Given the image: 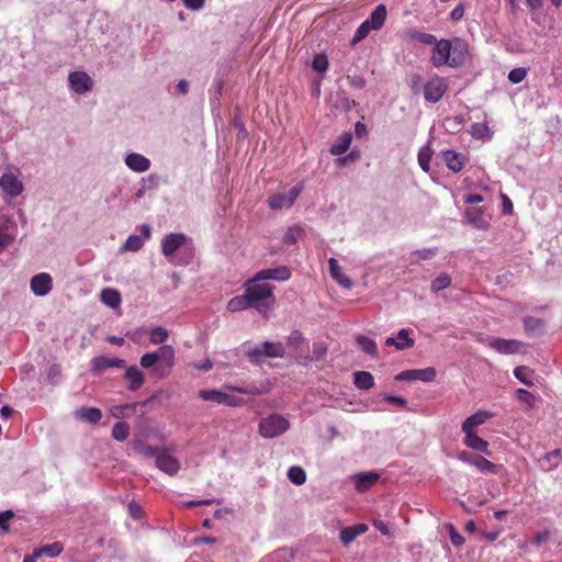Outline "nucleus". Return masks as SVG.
Returning <instances> with one entry per match:
<instances>
[{
  "instance_id": "1",
  "label": "nucleus",
  "mask_w": 562,
  "mask_h": 562,
  "mask_svg": "<svg viewBox=\"0 0 562 562\" xmlns=\"http://www.w3.org/2000/svg\"><path fill=\"white\" fill-rule=\"evenodd\" d=\"M257 279V273L244 284V291L259 313H266L271 304L276 302L274 288L269 283H262Z\"/></svg>"
},
{
  "instance_id": "2",
  "label": "nucleus",
  "mask_w": 562,
  "mask_h": 562,
  "mask_svg": "<svg viewBox=\"0 0 562 562\" xmlns=\"http://www.w3.org/2000/svg\"><path fill=\"white\" fill-rule=\"evenodd\" d=\"M465 203L471 204L464 211V223L476 229L486 231L490 227V216L484 213L483 206L475 204L483 202L480 194H467L463 196Z\"/></svg>"
},
{
  "instance_id": "3",
  "label": "nucleus",
  "mask_w": 562,
  "mask_h": 562,
  "mask_svg": "<svg viewBox=\"0 0 562 562\" xmlns=\"http://www.w3.org/2000/svg\"><path fill=\"white\" fill-rule=\"evenodd\" d=\"M290 428L289 420L279 414H270L259 422L258 430L263 438L281 436Z\"/></svg>"
},
{
  "instance_id": "4",
  "label": "nucleus",
  "mask_w": 562,
  "mask_h": 562,
  "mask_svg": "<svg viewBox=\"0 0 562 562\" xmlns=\"http://www.w3.org/2000/svg\"><path fill=\"white\" fill-rule=\"evenodd\" d=\"M199 397L228 407H238L245 404L241 397H237L217 390H200Z\"/></svg>"
},
{
  "instance_id": "5",
  "label": "nucleus",
  "mask_w": 562,
  "mask_h": 562,
  "mask_svg": "<svg viewBox=\"0 0 562 562\" xmlns=\"http://www.w3.org/2000/svg\"><path fill=\"white\" fill-rule=\"evenodd\" d=\"M302 190L303 184L300 183L293 187L288 193H276L268 199V206L274 211L290 209L299 198Z\"/></svg>"
},
{
  "instance_id": "6",
  "label": "nucleus",
  "mask_w": 562,
  "mask_h": 562,
  "mask_svg": "<svg viewBox=\"0 0 562 562\" xmlns=\"http://www.w3.org/2000/svg\"><path fill=\"white\" fill-rule=\"evenodd\" d=\"M157 356L158 366L155 368V373L164 378L169 374L171 368L175 364V350L169 345H164L157 351H155Z\"/></svg>"
},
{
  "instance_id": "7",
  "label": "nucleus",
  "mask_w": 562,
  "mask_h": 562,
  "mask_svg": "<svg viewBox=\"0 0 562 562\" xmlns=\"http://www.w3.org/2000/svg\"><path fill=\"white\" fill-rule=\"evenodd\" d=\"M68 81L70 89L77 94H83L93 88V80L86 71H71Z\"/></svg>"
},
{
  "instance_id": "8",
  "label": "nucleus",
  "mask_w": 562,
  "mask_h": 562,
  "mask_svg": "<svg viewBox=\"0 0 562 562\" xmlns=\"http://www.w3.org/2000/svg\"><path fill=\"white\" fill-rule=\"evenodd\" d=\"M436 376V370L431 367L425 369H413L405 370L395 375V380L397 381H423L430 382Z\"/></svg>"
},
{
  "instance_id": "9",
  "label": "nucleus",
  "mask_w": 562,
  "mask_h": 562,
  "mask_svg": "<svg viewBox=\"0 0 562 562\" xmlns=\"http://www.w3.org/2000/svg\"><path fill=\"white\" fill-rule=\"evenodd\" d=\"M450 55H451V43L447 40H440L435 44L431 54V64L435 67H440L443 65H450Z\"/></svg>"
},
{
  "instance_id": "10",
  "label": "nucleus",
  "mask_w": 562,
  "mask_h": 562,
  "mask_svg": "<svg viewBox=\"0 0 562 562\" xmlns=\"http://www.w3.org/2000/svg\"><path fill=\"white\" fill-rule=\"evenodd\" d=\"M447 90V85L441 78H432L424 87V97L427 101L438 102Z\"/></svg>"
},
{
  "instance_id": "11",
  "label": "nucleus",
  "mask_w": 562,
  "mask_h": 562,
  "mask_svg": "<svg viewBox=\"0 0 562 562\" xmlns=\"http://www.w3.org/2000/svg\"><path fill=\"white\" fill-rule=\"evenodd\" d=\"M292 277V271L288 266H278L276 268L262 269L257 272V279L288 281Z\"/></svg>"
},
{
  "instance_id": "12",
  "label": "nucleus",
  "mask_w": 562,
  "mask_h": 562,
  "mask_svg": "<svg viewBox=\"0 0 562 562\" xmlns=\"http://www.w3.org/2000/svg\"><path fill=\"white\" fill-rule=\"evenodd\" d=\"M32 292L37 296L48 294L53 286L52 277L48 273L42 272L35 274L30 282Z\"/></svg>"
},
{
  "instance_id": "13",
  "label": "nucleus",
  "mask_w": 562,
  "mask_h": 562,
  "mask_svg": "<svg viewBox=\"0 0 562 562\" xmlns=\"http://www.w3.org/2000/svg\"><path fill=\"white\" fill-rule=\"evenodd\" d=\"M0 188L10 196L14 198L22 193L23 184L11 171L0 177Z\"/></svg>"
},
{
  "instance_id": "14",
  "label": "nucleus",
  "mask_w": 562,
  "mask_h": 562,
  "mask_svg": "<svg viewBox=\"0 0 562 562\" xmlns=\"http://www.w3.org/2000/svg\"><path fill=\"white\" fill-rule=\"evenodd\" d=\"M488 346L499 353L513 355L520 350L522 344L516 339L492 338Z\"/></svg>"
},
{
  "instance_id": "15",
  "label": "nucleus",
  "mask_w": 562,
  "mask_h": 562,
  "mask_svg": "<svg viewBox=\"0 0 562 562\" xmlns=\"http://www.w3.org/2000/svg\"><path fill=\"white\" fill-rule=\"evenodd\" d=\"M463 442L468 448L482 454H492L491 451L488 450V442L481 438L476 431H463Z\"/></svg>"
},
{
  "instance_id": "16",
  "label": "nucleus",
  "mask_w": 562,
  "mask_h": 562,
  "mask_svg": "<svg viewBox=\"0 0 562 562\" xmlns=\"http://www.w3.org/2000/svg\"><path fill=\"white\" fill-rule=\"evenodd\" d=\"M187 241L184 234H169L161 241V251L166 257L172 256Z\"/></svg>"
},
{
  "instance_id": "17",
  "label": "nucleus",
  "mask_w": 562,
  "mask_h": 562,
  "mask_svg": "<svg viewBox=\"0 0 562 562\" xmlns=\"http://www.w3.org/2000/svg\"><path fill=\"white\" fill-rule=\"evenodd\" d=\"M156 467L169 475H175L180 469V462L168 452L161 451L160 454H157Z\"/></svg>"
},
{
  "instance_id": "18",
  "label": "nucleus",
  "mask_w": 562,
  "mask_h": 562,
  "mask_svg": "<svg viewBox=\"0 0 562 562\" xmlns=\"http://www.w3.org/2000/svg\"><path fill=\"white\" fill-rule=\"evenodd\" d=\"M91 364L94 373H101L110 368H123L125 361L114 357L100 356L93 358Z\"/></svg>"
},
{
  "instance_id": "19",
  "label": "nucleus",
  "mask_w": 562,
  "mask_h": 562,
  "mask_svg": "<svg viewBox=\"0 0 562 562\" xmlns=\"http://www.w3.org/2000/svg\"><path fill=\"white\" fill-rule=\"evenodd\" d=\"M265 353L269 358H283L285 355V350L282 344H274L270 341H266L262 344V350L254 349L249 352L251 358H256Z\"/></svg>"
},
{
  "instance_id": "20",
  "label": "nucleus",
  "mask_w": 562,
  "mask_h": 562,
  "mask_svg": "<svg viewBox=\"0 0 562 562\" xmlns=\"http://www.w3.org/2000/svg\"><path fill=\"white\" fill-rule=\"evenodd\" d=\"M494 416V413L488 411H479L468 417L462 424V431H476V427L483 425L490 418Z\"/></svg>"
},
{
  "instance_id": "21",
  "label": "nucleus",
  "mask_w": 562,
  "mask_h": 562,
  "mask_svg": "<svg viewBox=\"0 0 562 562\" xmlns=\"http://www.w3.org/2000/svg\"><path fill=\"white\" fill-rule=\"evenodd\" d=\"M330 277L342 288L351 289L352 281L351 279L345 274L342 268L339 266L338 261L335 258H329L328 260Z\"/></svg>"
},
{
  "instance_id": "22",
  "label": "nucleus",
  "mask_w": 562,
  "mask_h": 562,
  "mask_svg": "<svg viewBox=\"0 0 562 562\" xmlns=\"http://www.w3.org/2000/svg\"><path fill=\"white\" fill-rule=\"evenodd\" d=\"M379 480V474L375 472H362L353 476L356 490L363 493L370 490Z\"/></svg>"
},
{
  "instance_id": "23",
  "label": "nucleus",
  "mask_w": 562,
  "mask_h": 562,
  "mask_svg": "<svg viewBox=\"0 0 562 562\" xmlns=\"http://www.w3.org/2000/svg\"><path fill=\"white\" fill-rule=\"evenodd\" d=\"M369 527L366 524H357L353 526L345 527L340 530V541L344 546L350 544L358 536L368 531Z\"/></svg>"
},
{
  "instance_id": "24",
  "label": "nucleus",
  "mask_w": 562,
  "mask_h": 562,
  "mask_svg": "<svg viewBox=\"0 0 562 562\" xmlns=\"http://www.w3.org/2000/svg\"><path fill=\"white\" fill-rule=\"evenodd\" d=\"M125 164L130 169L136 172H145L150 167V160L137 153L128 154L125 157Z\"/></svg>"
},
{
  "instance_id": "25",
  "label": "nucleus",
  "mask_w": 562,
  "mask_h": 562,
  "mask_svg": "<svg viewBox=\"0 0 562 562\" xmlns=\"http://www.w3.org/2000/svg\"><path fill=\"white\" fill-rule=\"evenodd\" d=\"M386 7L384 4H379L371 12L370 16L366 20V22L370 25L373 31L380 30L386 20Z\"/></svg>"
},
{
  "instance_id": "26",
  "label": "nucleus",
  "mask_w": 562,
  "mask_h": 562,
  "mask_svg": "<svg viewBox=\"0 0 562 562\" xmlns=\"http://www.w3.org/2000/svg\"><path fill=\"white\" fill-rule=\"evenodd\" d=\"M75 415L78 419L90 424H97L102 418V412L97 407H81L76 411Z\"/></svg>"
},
{
  "instance_id": "27",
  "label": "nucleus",
  "mask_w": 562,
  "mask_h": 562,
  "mask_svg": "<svg viewBox=\"0 0 562 562\" xmlns=\"http://www.w3.org/2000/svg\"><path fill=\"white\" fill-rule=\"evenodd\" d=\"M125 378L130 381L128 390L131 391L138 390L144 383L143 372L135 366L126 370Z\"/></svg>"
},
{
  "instance_id": "28",
  "label": "nucleus",
  "mask_w": 562,
  "mask_h": 562,
  "mask_svg": "<svg viewBox=\"0 0 562 562\" xmlns=\"http://www.w3.org/2000/svg\"><path fill=\"white\" fill-rule=\"evenodd\" d=\"M251 306H254V305L245 292L241 295L232 297L227 302V310L229 312H240V311L247 310Z\"/></svg>"
},
{
  "instance_id": "29",
  "label": "nucleus",
  "mask_w": 562,
  "mask_h": 562,
  "mask_svg": "<svg viewBox=\"0 0 562 562\" xmlns=\"http://www.w3.org/2000/svg\"><path fill=\"white\" fill-rule=\"evenodd\" d=\"M353 383L359 390H370L374 385V379L370 372L357 371L353 374Z\"/></svg>"
},
{
  "instance_id": "30",
  "label": "nucleus",
  "mask_w": 562,
  "mask_h": 562,
  "mask_svg": "<svg viewBox=\"0 0 562 562\" xmlns=\"http://www.w3.org/2000/svg\"><path fill=\"white\" fill-rule=\"evenodd\" d=\"M358 347L366 353L376 357L378 356V347L373 339L364 336L358 335L356 338Z\"/></svg>"
},
{
  "instance_id": "31",
  "label": "nucleus",
  "mask_w": 562,
  "mask_h": 562,
  "mask_svg": "<svg viewBox=\"0 0 562 562\" xmlns=\"http://www.w3.org/2000/svg\"><path fill=\"white\" fill-rule=\"evenodd\" d=\"M352 136L350 133H346L339 137V139L331 145L330 154L335 156L342 155L346 153L351 144Z\"/></svg>"
},
{
  "instance_id": "32",
  "label": "nucleus",
  "mask_w": 562,
  "mask_h": 562,
  "mask_svg": "<svg viewBox=\"0 0 562 562\" xmlns=\"http://www.w3.org/2000/svg\"><path fill=\"white\" fill-rule=\"evenodd\" d=\"M101 301L110 307H117L121 304V294L114 289H104L101 292Z\"/></svg>"
},
{
  "instance_id": "33",
  "label": "nucleus",
  "mask_w": 562,
  "mask_h": 562,
  "mask_svg": "<svg viewBox=\"0 0 562 562\" xmlns=\"http://www.w3.org/2000/svg\"><path fill=\"white\" fill-rule=\"evenodd\" d=\"M470 133H471V135L474 138L482 139V140L491 139L492 134H493L486 123H475V124H473L471 126Z\"/></svg>"
},
{
  "instance_id": "34",
  "label": "nucleus",
  "mask_w": 562,
  "mask_h": 562,
  "mask_svg": "<svg viewBox=\"0 0 562 562\" xmlns=\"http://www.w3.org/2000/svg\"><path fill=\"white\" fill-rule=\"evenodd\" d=\"M63 550L64 547L60 542H54L36 549L40 557L47 555L50 558L58 557L63 552Z\"/></svg>"
},
{
  "instance_id": "35",
  "label": "nucleus",
  "mask_w": 562,
  "mask_h": 562,
  "mask_svg": "<svg viewBox=\"0 0 562 562\" xmlns=\"http://www.w3.org/2000/svg\"><path fill=\"white\" fill-rule=\"evenodd\" d=\"M130 435V426L124 422L114 424L112 428V437L117 441H124Z\"/></svg>"
},
{
  "instance_id": "36",
  "label": "nucleus",
  "mask_w": 562,
  "mask_h": 562,
  "mask_svg": "<svg viewBox=\"0 0 562 562\" xmlns=\"http://www.w3.org/2000/svg\"><path fill=\"white\" fill-rule=\"evenodd\" d=\"M289 480L295 485H302L306 481V473L301 467H291L288 471Z\"/></svg>"
},
{
  "instance_id": "37",
  "label": "nucleus",
  "mask_w": 562,
  "mask_h": 562,
  "mask_svg": "<svg viewBox=\"0 0 562 562\" xmlns=\"http://www.w3.org/2000/svg\"><path fill=\"white\" fill-rule=\"evenodd\" d=\"M431 156H432V151L428 145L424 146L419 149L418 164L425 172H428L430 169L429 165H430Z\"/></svg>"
},
{
  "instance_id": "38",
  "label": "nucleus",
  "mask_w": 562,
  "mask_h": 562,
  "mask_svg": "<svg viewBox=\"0 0 562 562\" xmlns=\"http://www.w3.org/2000/svg\"><path fill=\"white\" fill-rule=\"evenodd\" d=\"M409 329L403 328L397 333L396 340L398 341L397 350L412 348L415 344L414 339L409 337Z\"/></svg>"
},
{
  "instance_id": "39",
  "label": "nucleus",
  "mask_w": 562,
  "mask_h": 562,
  "mask_svg": "<svg viewBox=\"0 0 562 562\" xmlns=\"http://www.w3.org/2000/svg\"><path fill=\"white\" fill-rule=\"evenodd\" d=\"M149 335L151 344H162L168 338V330L161 326H157L150 329Z\"/></svg>"
},
{
  "instance_id": "40",
  "label": "nucleus",
  "mask_w": 562,
  "mask_h": 562,
  "mask_svg": "<svg viewBox=\"0 0 562 562\" xmlns=\"http://www.w3.org/2000/svg\"><path fill=\"white\" fill-rule=\"evenodd\" d=\"M411 40L417 41L419 43L426 44V45H435L438 41L436 36L432 34L419 32V31H412L409 33Z\"/></svg>"
},
{
  "instance_id": "41",
  "label": "nucleus",
  "mask_w": 562,
  "mask_h": 562,
  "mask_svg": "<svg viewBox=\"0 0 562 562\" xmlns=\"http://www.w3.org/2000/svg\"><path fill=\"white\" fill-rule=\"evenodd\" d=\"M143 245H144V239L142 238V236L131 235L126 239L122 249L125 251H137L143 247Z\"/></svg>"
},
{
  "instance_id": "42",
  "label": "nucleus",
  "mask_w": 562,
  "mask_h": 562,
  "mask_svg": "<svg viewBox=\"0 0 562 562\" xmlns=\"http://www.w3.org/2000/svg\"><path fill=\"white\" fill-rule=\"evenodd\" d=\"M474 467L483 473H495L497 470V465L493 462L488 461L486 458L480 454L479 459H476V462Z\"/></svg>"
},
{
  "instance_id": "43",
  "label": "nucleus",
  "mask_w": 562,
  "mask_h": 562,
  "mask_svg": "<svg viewBox=\"0 0 562 562\" xmlns=\"http://www.w3.org/2000/svg\"><path fill=\"white\" fill-rule=\"evenodd\" d=\"M371 31H373V29H371L370 25L364 20L356 30L355 35L351 40V44L356 45L357 43L361 42L369 35Z\"/></svg>"
},
{
  "instance_id": "44",
  "label": "nucleus",
  "mask_w": 562,
  "mask_h": 562,
  "mask_svg": "<svg viewBox=\"0 0 562 562\" xmlns=\"http://www.w3.org/2000/svg\"><path fill=\"white\" fill-rule=\"evenodd\" d=\"M528 74V69L525 67H518L509 71L508 74V80L512 83H520L525 80L526 76Z\"/></svg>"
},
{
  "instance_id": "45",
  "label": "nucleus",
  "mask_w": 562,
  "mask_h": 562,
  "mask_svg": "<svg viewBox=\"0 0 562 562\" xmlns=\"http://www.w3.org/2000/svg\"><path fill=\"white\" fill-rule=\"evenodd\" d=\"M225 389L231 390L233 392L240 393V394H247V395H257L262 392L260 389H258L255 385H250V386L225 385Z\"/></svg>"
},
{
  "instance_id": "46",
  "label": "nucleus",
  "mask_w": 562,
  "mask_h": 562,
  "mask_svg": "<svg viewBox=\"0 0 562 562\" xmlns=\"http://www.w3.org/2000/svg\"><path fill=\"white\" fill-rule=\"evenodd\" d=\"M451 278L448 274H441L431 283L432 291H440L449 286Z\"/></svg>"
},
{
  "instance_id": "47",
  "label": "nucleus",
  "mask_w": 562,
  "mask_h": 562,
  "mask_svg": "<svg viewBox=\"0 0 562 562\" xmlns=\"http://www.w3.org/2000/svg\"><path fill=\"white\" fill-rule=\"evenodd\" d=\"M516 397L518 401L526 403L529 408H532L535 405V396L524 389H518L516 391Z\"/></svg>"
},
{
  "instance_id": "48",
  "label": "nucleus",
  "mask_w": 562,
  "mask_h": 562,
  "mask_svg": "<svg viewBox=\"0 0 562 562\" xmlns=\"http://www.w3.org/2000/svg\"><path fill=\"white\" fill-rule=\"evenodd\" d=\"M515 376L524 384L531 386L532 381L529 380L530 370L527 367H518L514 370Z\"/></svg>"
},
{
  "instance_id": "49",
  "label": "nucleus",
  "mask_w": 562,
  "mask_h": 562,
  "mask_svg": "<svg viewBox=\"0 0 562 562\" xmlns=\"http://www.w3.org/2000/svg\"><path fill=\"white\" fill-rule=\"evenodd\" d=\"M302 229L300 227H291L284 235L283 241L285 244H295L297 238L302 235Z\"/></svg>"
},
{
  "instance_id": "50",
  "label": "nucleus",
  "mask_w": 562,
  "mask_h": 562,
  "mask_svg": "<svg viewBox=\"0 0 562 562\" xmlns=\"http://www.w3.org/2000/svg\"><path fill=\"white\" fill-rule=\"evenodd\" d=\"M136 450L146 457H155L157 458V454H160L161 451L157 447L150 446V445H139L136 447Z\"/></svg>"
},
{
  "instance_id": "51",
  "label": "nucleus",
  "mask_w": 562,
  "mask_h": 562,
  "mask_svg": "<svg viewBox=\"0 0 562 562\" xmlns=\"http://www.w3.org/2000/svg\"><path fill=\"white\" fill-rule=\"evenodd\" d=\"M313 68L318 72L325 71L328 68L327 57L323 55H317L313 59Z\"/></svg>"
},
{
  "instance_id": "52",
  "label": "nucleus",
  "mask_w": 562,
  "mask_h": 562,
  "mask_svg": "<svg viewBox=\"0 0 562 562\" xmlns=\"http://www.w3.org/2000/svg\"><path fill=\"white\" fill-rule=\"evenodd\" d=\"M443 159L447 166L452 170L457 171V151L456 150H447L443 153Z\"/></svg>"
},
{
  "instance_id": "53",
  "label": "nucleus",
  "mask_w": 562,
  "mask_h": 562,
  "mask_svg": "<svg viewBox=\"0 0 562 562\" xmlns=\"http://www.w3.org/2000/svg\"><path fill=\"white\" fill-rule=\"evenodd\" d=\"M155 364L158 366L157 356L155 352H148L142 356L140 366L143 368H151Z\"/></svg>"
},
{
  "instance_id": "54",
  "label": "nucleus",
  "mask_w": 562,
  "mask_h": 562,
  "mask_svg": "<svg viewBox=\"0 0 562 562\" xmlns=\"http://www.w3.org/2000/svg\"><path fill=\"white\" fill-rule=\"evenodd\" d=\"M304 340V337H303V334L300 331V330H293L289 336H288V345L289 346H292V347H297L300 346Z\"/></svg>"
},
{
  "instance_id": "55",
  "label": "nucleus",
  "mask_w": 562,
  "mask_h": 562,
  "mask_svg": "<svg viewBox=\"0 0 562 562\" xmlns=\"http://www.w3.org/2000/svg\"><path fill=\"white\" fill-rule=\"evenodd\" d=\"M479 457L480 454H474L469 451L459 452V460H462L463 462H467L472 465L475 464L476 459H479Z\"/></svg>"
},
{
  "instance_id": "56",
  "label": "nucleus",
  "mask_w": 562,
  "mask_h": 562,
  "mask_svg": "<svg viewBox=\"0 0 562 562\" xmlns=\"http://www.w3.org/2000/svg\"><path fill=\"white\" fill-rule=\"evenodd\" d=\"M14 516L12 510H5L0 513V528L8 531L9 527L7 521L10 520Z\"/></svg>"
},
{
  "instance_id": "57",
  "label": "nucleus",
  "mask_w": 562,
  "mask_h": 562,
  "mask_svg": "<svg viewBox=\"0 0 562 562\" xmlns=\"http://www.w3.org/2000/svg\"><path fill=\"white\" fill-rule=\"evenodd\" d=\"M384 400L386 402L395 404V405H397L400 407H405L406 404H407L406 398H404L403 396H397V395H386L384 397Z\"/></svg>"
},
{
  "instance_id": "58",
  "label": "nucleus",
  "mask_w": 562,
  "mask_h": 562,
  "mask_svg": "<svg viewBox=\"0 0 562 562\" xmlns=\"http://www.w3.org/2000/svg\"><path fill=\"white\" fill-rule=\"evenodd\" d=\"M205 0H183L186 8L190 10H200L203 8Z\"/></svg>"
},
{
  "instance_id": "59",
  "label": "nucleus",
  "mask_w": 562,
  "mask_h": 562,
  "mask_svg": "<svg viewBox=\"0 0 562 562\" xmlns=\"http://www.w3.org/2000/svg\"><path fill=\"white\" fill-rule=\"evenodd\" d=\"M359 157H360L359 153H358V151L352 150V151H351V153H349L347 156L339 158V164H340L341 166H345V165H347V164H348V162H350V161H355V160H357Z\"/></svg>"
},
{
  "instance_id": "60",
  "label": "nucleus",
  "mask_w": 562,
  "mask_h": 562,
  "mask_svg": "<svg viewBox=\"0 0 562 562\" xmlns=\"http://www.w3.org/2000/svg\"><path fill=\"white\" fill-rule=\"evenodd\" d=\"M374 528H376L382 535L390 536L391 531L387 527V525L382 520H374L373 521Z\"/></svg>"
},
{
  "instance_id": "61",
  "label": "nucleus",
  "mask_w": 562,
  "mask_h": 562,
  "mask_svg": "<svg viewBox=\"0 0 562 562\" xmlns=\"http://www.w3.org/2000/svg\"><path fill=\"white\" fill-rule=\"evenodd\" d=\"M327 352V348L323 345H315L313 349L314 358L316 360L322 359Z\"/></svg>"
},
{
  "instance_id": "62",
  "label": "nucleus",
  "mask_w": 562,
  "mask_h": 562,
  "mask_svg": "<svg viewBox=\"0 0 562 562\" xmlns=\"http://www.w3.org/2000/svg\"><path fill=\"white\" fill-rule=\"evenodd\" d=\"M212 504H213V499H202V501L186 502L184 506H187V507H198V506L212 505Z\"/></svg>"
},
{
  "instance_id": "63",
  "label": "nucleus",
  "mask_w": 562,
  "mask_h": 562,
  "mask_svg": "<svg viewBox=\"0 0 562 562\" xmlns=\"http://www.w3.org/2000/svg\"><path fill=\"white\" fill-rule=\"evenodd\" d=\"M128 510H130V514L134 517V518H139L140 517V506L138 504H136L135 502H131L130 505H128Z\"/></svg>"
},
{
  "instance_id": "64",
  "label": "nucleus",
  "mask_w": 562,
  "mask_h": 562,
  "mask_svg": "<svg viewBox=\"0 0 562 562\" xmlns=\"http://www.w3.org/2000/svg\"><path fill=\"white\" fill-rule=\"evenodd\" d=\"M458 54H459V65L464 63L467 56H468V58H470V54H469L468 47L467 46H462L460 43H459Z\"/></svg>"
}]
</instances>
